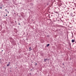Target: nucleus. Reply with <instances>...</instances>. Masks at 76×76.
<instances>
[{"label": "nucleus", "instance_id": "f257e3e1", "mask_svg": "<svg viewBox=\"0 0 76 76\" xmlns=\"http://www.w3.org/2000/svg\"><path fill=\"white\" fill-rule=\"evenodd\" d=\"M10 62H9V64H8L7 65V67H8V66H10Z\"/></svg>", "mask_w": 76, "mask_h": 76}, {"label": "nucleus", "instance_id": "f03ea898", "mask_svg": "<svg viewBox=\"0 0 76 76\" xmlns=\"http://www.w3.org/2000/svg\"><path fill=\"white\" fill-rule=\"evenodd\" d=\"M48 60V59H44V61H45V62H46V61H47Z\"/></svg>", "mask_w": 76, "mask_h": 76}, {"label": "nucleus", "instance_id": "7ed1b4c3", "mask_svg": "<svg viewBox=\"0 0 76 76\" xmlns=\"http://www.w3.org/2000/svg\"><path fill=\"white\" fill-rule=\"evenodd\" d=\"M72 42H75V40L74 39H72Z\"/></svg>", "mask_w": 76, "mask_h": 76}, {"label": "nucleus", "instance_id": "20e7f679", "mask_svg": "<svg viewBox=\"0 0 76 76\" xmlns=\"http://www.w3.org/2000/svg\"><path fill=\"white\" fill-rule=\"evenodd\" d=\"M61 5H62V4L61 3L60 4H59V6H61Z\"/></svg>", "mask_w": 76, "mask_h": 76}, {"label": "nucleus", "instance_id": "39448f33", "mask_svg": "<svg viewBox=\"0 0 76 76\" xmlns=\"http://www.w3.org/2000/svg\"><path fill=\"white\" fill-rule=\"evenodd\" d=\"M50 45V44H48L47 45V47H49V46Z\"/></svg>", "mask_w": 76, "mask_h": 76}, {"label": "nucleus", "instance_id": "423d86ee", "mask_svg": "<svg viewBox=\"0 0 76 76\" xmlns=\"http://www.w3.org/2000/svg\"><path fill=\"white\" fill-rule=\"evenodd\" d=\"M29 51H31V50H32V49L31 48V47H30V48H29Z\"/></svg>", "mask_w": 76, "mask_h": 76}, {"label": "nucleus", "instance_id": "0eeeda50", "mask_svg": "<svg viewBox=\"0 0 76 76\" xmlns=\"http://www.w3.org/2000/svg\"><path fill=\"white\" fill-rule=\"evenodd\" d=\"M37 63H35V65H37Z\"/></svg>", "mask_w": 76, "mask_h": 76}, {"label": "nucleus", "instance_id": "6e6552de", "mask_svg": "<svg viewBox=\"0 0 76 76\" xmlns=\"http://www.w3.org/2000/svg\"><path fill=\"white\" fill-rule=\"evenodd\" d=\"M62 65H64V63H63V64H62Z\"/></svg>", "mask_w": 76, "mask_h": 76}, {"label": "nucleus", "instance_id": "1a4fd4ad", "mask_svg": "<svg viewBox=\"0 0 76 76\" xmlns=\"http://www.w3.org/2000/svg\"><path fill=\"white\" fill-rule=\"evenodd\" d=\"M0 9H2V7H1Z\"/></svg>", "mask_w": 76, "mask_h": 76}, {"label": "nucleus", "instance_id": "9d476101", "mask_svg": "<svg viewBox=\"0 0 76 76\" xmlns=\"http://www.w3.org/2000/svg\"><path fill=\"white\" fill-rule=\"evenodd\" d=\"M6 16H7V15H6Z\"/></svg>", "mask_w": 76, "mask_h": 76}, {"label": "nucleus", "instance_id": "9b49d317", "mask_svg": "<svg viewBox=\"0 0 76 76\" xmlns=\"http://www.w3.org/2000/svg\"><path fill=\"white\" fill-rule=\"evenodd\" d=\"M7 12H8V13H9V11H7Z\"/></svg>", "mask_w": 76, "mask_h": 76}, {"label": "nucleus", "instance_id": "f8f14e48", "mask_svg": "<svg viewBox=\"0 0 76 76\" xmlns=\"http://www.w3.org/2000/svg\"><path fill=\"white\" fill-rule=\"evenodd\" d=\"M6 10V11L7 10V9H6V10Z\"/></svg>", "mask_w": 76, "mask_h": 76}, {"label": "nucleus", "instance_id": "ddd939ff", "mask_svg": "<svg viewBox=\"0 0 76 76\" xmlns=\"http://www.w3.org/2000/svg\"><path fill=\"white\" fill-rule=\"evenodd\" d=\"M18 25H20V23H18Z\"/></svg>", "mask_w": 76, "mask_h": 76}, {"label": "nucleus", "instance_id": "4468645a", "mask_svg": "<svg viewBox=\"0 0 76 76\" xmlns=\"http://www.w3.org/2000/svg\"><path fill=\"white\" fill-rule=\"evenodd\" d=\"M15 22H16V21Z\"/></svg>", "mask_w": 76, "mask_h": 76}, {"label": "nucleus", "instance_id": "2eb2a0df", "mask_svg": "<svg viewBox=\"0 0 76 76\" xmlns=\"http://www.w3.org/2000/svg\"><path fill=\"white\" fill-rule=\"evenodd\" d=\"M31 71H32V69H31Z\"/></svg>", "mask_w": 76, "mask_h": 76}, {"label": "nucleus", "instance_id": "dca6fc26", "mask_svg": "<svg viewBox=\"0 0 76 76\" xmlns=\"http://www.w3.org/2000/svg\"><path fill=\"white\" fill-rule=\"evenodd\" d=\"M3 51V50H2V51Z\"/></svg>", "mask_w": 76, "mask_h": 76}, {"label": "nucleus", "instance_id": "f3484780", "mask_svg": "<svg viewBox=\"0 0 76 76\" xmlns=\"http://www.w3.org/2000/svg\"><path fill=\"white\" fill-rule=\"evenodd\" d=\"M70 59H71V58H70Z\"/></svg>", "mask_w": 76, "mask_h": 76}, {"label": "nucleus", "instance_id": "a211bd4d", "mask_svg": "<svg viewBox=\"0 0 76 76\" xmlns=\"http://www.w3.org/2000/svg\"><path fill=\"white\" fill-rule=\"evenodd\" d=\"M0 13H1V12H0Z\"/></svg>", "mask_w": 76, "mask_h": 76}]
</instances>
